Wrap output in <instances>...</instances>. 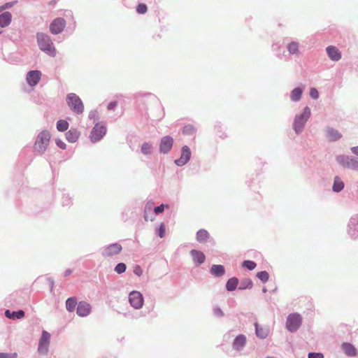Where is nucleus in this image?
<instances>
[{
  "instance_id": "1",
  "label": "nucleus",
  "mask_w": 358,
  "mask_h": 358,
  "mask_svg": "<svg viewBox=\"0 0 358 358\" xmlns=\"http://www.w3.org/2000/svg\"><path fill=\"white\" fill-rule=\"evenodd\" d=\"M37 41L42 51L52 57L55 56L56 50L49 36L43 33L37 34Z\"/></svg>"
},
{
  "instance_id": "2",
  "label": "nucleus",
  "mask_w": 358,
  "mask_h": 358,
  "mask_svg": "<svg viewBox=\"0 0 358 358\" xmlns=\"http://www.w3.org/2000/svg\"><path fill=\"white\" fill-rule=\"evenodd\" d=\"M50 138L51 135L48 131L44 130L40 132L34 143V149L40 153H44L49 145Z\"/></svg>"
},
{
  "instance_id": "3",
  "label": "nucleus",
  "mask_w": 358,
  "mask_h": 358,
  "mask_svg": "<svg viewBox=\"0 0 358 358\" xmlns=\"http://www.w3.org/2000/svg\"><path fill=\"white\" fill-rule=\"evenodd\" d=\"M66 102L69 108L73 110L77 114L83 113L84 110V105L79 98L74 93H70L67 95Z\"/></svg>"
},
{
  "instance_id": "4",
  "label": "nucleus",
  "mask_w": 358,
  "mask_h": 358,
  "mask_svg": "<svg viewBox=\"0 0 358 358\" xmlns=\"http://www.w3.org/2000/svg\"><path fill=\"white\" fill-rule=\"evenodd\" d=\"M310 110L308 107H306L303 111V113L296 117L294 123V129L296 133L301 131L305 123L310 117Z\"/></svg>"
},
{
  "instance_id": "5",
  "label": "nucleus",
  "mask_w": 358,
  "mask_h": 358,
  "mask_svg": "<svg viewBox=\"0 0 358 358\" xmlns=\"http://www.w3.org/2000/svg\"><path fill=\"white\" fill-rule=\"evenodd\" d=\"M301 317L298 313H292L288 315L286 327L289 331H295L301 324Z\"/></svg>"
},
{
  "instance_id": "6",
  "label": "nucleus",
  "mask_w": 358,
  "mask_h": 358,
  "mask_svg": "<svg viewBox=\"0 0 358 358\" xmlns=\"http://www.w3.org/2000/svg\"><path fill=\"white\" fill-rule=\"evenodd\" d=\"M50 334L46 331L42 332L41 337L39 341L38 351L41 354H47L50 345Z\"/></svg>"
},
{
  "instance_id": "7",
  "label": "nucleus",
  "mask_w": 358,
  "mask_h": 358,
  "mask_svg": "<svg viewBox=\"0 0 358 358\" xmlns=\"http://www.w3.org/2000/svg\"><path fill=\"white\" fill-rule=\"evenodd\" d=\"M129 301L131 306L136 309L141 308L143 305V297L137 291H133L129 294Z\"/></svg>"
},
{
  "instance_id": "8",
  "label": "nucleus",
  "mask_w": 358,
  "mask_h": 358,
  "mask_svg": "<svg viewBox=\"0 0 358 358\" xmlns=\"http://www.w3.org/2000/svg\"><path fill=\"white\" fill-rule=\"evenodd\" d=\"M106 127L100 124H96L92 130L90 139L92 142H96L101 140L106 134Z\"/></svg>"
},
{
  "instance_id": "9",
  "label": "nucleus",
  "mask_w": 358,
  "mask_h": 358,
  "mask_svg": "<svg viewBox=\"0 0 358 358\" xmlns=\"http://www.w3.org/2000/svg\"><path fill=\"white\" fill-rule=\"evenodd\" d=\"M66 27V21L62 17L55 19L50 24V31L53 34L61 33Z\"/></svg>"
},
{
  "instance_id": "10",
  "label": "nucleus",
  "mask_w": 358,
  "mask_h": 358,
  "mask_svg": "<svg viewBox=\"0 0 358 358\" xmlns=\"http://www.w3.org/2000/svg\"><path fill=\"white\" fill-rule=\"evenodd\" d=\"M41 72L38 70L29 71L27 75L28 85L31 87L36 85L41 80Z\"/></svg>"
},
{
  "instance_id": "11",
  "label": "nucleus",
  "mask_w": 358,
  "mask_h": 358,
  "mask_svg": "<svg viewBox=\"0 0 358 358\" xmlns=\"http://www.w3.org/2000/svg\"><path fill=\"white\" fill-rule=\"evenodd\" d=\"M337 161L338 163H340L344 166H346L352 169L358 170V162L353 160L352 159H350L349 157L348 156H338L337 157Z\"/></svg>"
},
{
  "instance_id": "12",
  "label": "nucleus",
  "mask_w": 358,
  "mask_h": 358,
  "mask_svg": "<svg viewBox=\"0 0 358 358\" xmlns=\"http://www.w3.org/2000/svg\"><path fill=\"white\" fill-rule=\"evenodd\" d=\"M122 249L120 244L113 243L105 248L103 255L106 257H112L119 254L122 251Z\"/></svg>"
},
{
  "instance_id": "13",
  "label": "nucleus",
  "mask_w": 358,
  "mask_h": 358,
  "mask_svg": "<svg viewBox=\"0 0 358 358\" xmlns=\"http://www.w3.org/2000/svg\"><path fill=\"white\" fill-rule=\"evenodd\" d=\"M173 143V138L169 136H164L162 138L159 150L163 153H167L172 148Z\"/></svg>"
},
{
  "instance_id": "14",
  "label": "nucleus",
  "mask_w": 358,
  "mask_h": 358,
  "mask_svg": "<svg viewBox=\"0 0 358 358\" xmlns=\"http://www.w3.org/2000/svg\"><path fill=\"white\" fill-rule=\"evenodd\" d=\"M92 307L85 301H80L77 307V314L80 317H86L91 313Z\"/></svg>"
},
{
  "instance_id": "15",
  "label": "nucleus",
  "mask_w": 358,
  "mask_h": 358,
  "mask_svg": "<svg viewBox=\"0 0 358 358\" xmlns=\"http://www.w3.org/2000/svg\"><path fill=\"white\" fill-rule=\"evenodd\" d=\"M190 155L189 148L187 145L183 146L182 148L181 157L180 159L175 161L176 164L178 166H182L185 164L189 160Z\"/></svg>"
},
{
  "instance_id": "16",
  "label": "nucleus",
  "mask_w": 358,
  "mask_h": 358,
  "mask_svg": "<svg viewBox=\"0 0 358 358\" xmlns=\"http://www.w3.org/2000/svg\"><path fill=\"white\" fill-rule=\"evenodd\" d=\"M190 255L196 266H199L205 262V255L200 250H192Z\"/></svg>"
},
{
  "instance_id": "17",
  "label": "nucleus",
  "mask_w": 358,
  "mask_h": 358,
  "mask_svg": "<svg viewBox=\"0 0 358 358\" xmlns=\"http://www.w3.org/2000/svg\"><path fill=\"white\" fill-rule=\"evenodd\" d=\"M341 349L348 357H356L358 354L356 348L350 343L345 342L342 343Z\"/></svg>"
},
{
  "instance_id": "18",
  "label": "nucleus",
  "mask_w": 358,
  "mask_h": 358,
  "mask_svg": "<svg viewBox=\"0 0 358 358\" xmlns=\"http://www.w3.org/2000/svg\"><path fill=\"white\" fill-rule=\"evenodd\" d=\"M328 57L333 61H338L341 58L339 50L333 45H329L326 49Z\"/></svg>"
},
{
  "instance_id": "19",
  "label": "nucleus",
  "mask_w": 358,
  "mask_h": 358,
  "mask_svg": "<svg viewBox=\"0 0 358 358\" xmlns=\"http://www.w3.org/2000/svg\"><path fill=\"white\" fill-rule=\"evenodd\" d=\"M327 137L331 141H336L342 138V134L337 129L328 127L326 130Z\"/></svg>"
},
{
  "instance_id": "20",
  "label": "nucleus",
  "mask_w": 358,
  "mask_h": 358,
  "mask_svg": "<svg viewBox=\"0 0 358 358\" xmlns=\"http://www.w3.org/2000/svg\"><path fill=\"white\" fill-rule=\"evenodd\" d=\"M80 134L78 129H71L66 133V138L69 143H75L78 140Z\"/></svg>"
},
{
  "instance_id": "21",
  "label": "nucleus",
  "mask_w": 358,
  "mask_h": 358,
  "mask_svg": "<svg viewBox=\"0 0 358 358\" xmlns=\"http://www.w3.org/2000/svg\"><path fill=\"white\" fill-rule=\"evenodd\" d=\"M196 241L201 243L206 242L210 238V234L206 229H200L196 233Z\"/></svg>"
},
{
  "instance_id": "22",
  "label": "nucleus",
  "mask_w": 358,
  "mask_h": 358,
  "mask_svg": "<svg viewBox=\"0 0 358 358\" xmlns=\"http://www.w3.org/2000/svg\"><path fill=\"white\" fill-rule=\"evenodd\" d=\"M11 22V14L9 12H5L0 15V26L4 27L8 26Z\"/></svg>"
},
{
  "instance_id": "23",
  "label": "nucleus",
  "mask_w": 358,
  "mask_h": 358,
  "mask_svg": "<svg viewBox=\"0 0 358 358\" xmlns=\"http://www.w3.org/2000/svg\"><path fill=\"white\" fill-rule=\"evenodd\" d=\"M246 342V338L243 335H239L238 336L234 341L233 345L234 348L236 350H240L241 348H243Z\"/></svg>"
},
{
  "instance_id": "24",
  "label": "nucleus",
  "mask_w": 358,
  "mask_h": 358,
  "mask_svg": "<svg viewBox=\"0 0 358 358\" xmlns=\"http://www.w3.org/2000/svg\"><path fill=\"white\" fill-rule=\"evenodd\" d=\"M5 315L8 318L10 319H21L24 317V312L22 310L13 312H10L9 310H7L5 312Z\"/></svg>"
},
{
  "instance_id": "25",
  "label": "nucleus",
  "mask_w": 358,
  "mask_h": 358,
  "mask_svg": "<svg viewBox=\"0 0 358 358\" xmlns=\"http://www.w3.org/2000/svg\"><path fill=\"white\" fill-rule=\"evenodd\" d=\"M225 270L222 265H213L211 273L215 276H222L224 274Z\"/></svg>"
},
{
  "instance_id": "26",
  "label": "nucleus",
  "mask_w": 358,
  "mask_h": 358,
  "mask_svg": "<svg viewBox=\"0 0 358 358\" xmlns=\"http://www.w3.org/2000/svg\"><path fill=\"white\" fill-rule=\"evenodd\" d=\"M256 334L261 338H264L267 336L268 330L267 328L259 327L257 323H255Z\"/></svg>"
},
{
  "instance_id": "27",
  "label": "nucleus",
  "mask_w": 358,
  "mask_h": 358,
  "mask_svg": "<svg viewBox=\"0 0 358 358\" xmlns=\"http://www.w3.org/2000/svg\"><path fill=\"white\" fill-rule=\"evenodd\" d=\"M77 305V300L75 297H70L66 301V308L68 311L73 312Z\"/></svg>"
},
{
  "instance_id": "28",
  "label": "nucleus",
  "mask_w": 358,
  "mask_h": 358,
  "mask_svg": "<svg viewBox=\"0 0 358 358\" xmlns=\"http://www.w3.org/2000/svg\"><path fill=\"white\" fill-rule=\"evenodd\" d=\"M238 282V280L236 278H231L229 279L226 285L227 289L230 292L234 291L236 288Z\"/></svg>"
},
{
  "instance_id": "29",
  "label": "nucleus",
  "mask_w": 358,
  "mask_h": 358,
  "mask_svg": "<svg viewBox=\"0 0 358 358\" xmlns=\"http://www.w3.org/2000/svg\"><path fill=\"white\" fill-rule=\"evenodd\" d=\"M303 90L299 87L294 88L291 92V99L294 101H297L301 99Z\"/></svg>"
},
{
  "instance_id": "30",
  "label": "nucleus",
  "mask_w": 358,
  "mask_h": 358,
  "mask_svg": "<svg viewBox=\"0 0 358 358\" xmlns=\"http://www.w3.org/2000/svg\"><path fill=\"white\" fill-rule=\"evenodd\" d=\"M344 187V184L343 181L338 178V177H336L334 179V182L333 185V189L334 192H338L341 191Z\"/></svg>"
},
{
  "instance_id": "31",
  "label": "nucleus",
  "mask_w": 358,
  "mask_h": 358,
  "mask_svg": "<svg viewBox=\"0 0 358 358\" xmlns=\"http://www.w3.org/2000/svg\"><path fill=\"white\" fill-rule=\"evenodd\" d=\"M287 50L290 54L299 53V43L296 42H292L288 44Z\"/></svg>"
},
{
  "instance_id": "32",
  "label": "nucleus",
  "mask_w": 358,
  "mask_h": 358,
  "mask_svg": "<svg viewBox=\"0 0 358 358\" xmlns=\"http://www.w3.org/2000/svg\"><path fill=\"white\" fill-rule=\"evenodd\" d=\"M69 127V123L64 120H60L57 122V129L59 131H64L67 130Z\"/></svg>"
},
{
  "instance_id": "33",
  "label": "nucleus",
  "mask_w": 358,
  "mask_h": 358,
  "mask_svg": "<svg viewBox=\"0 0 358 358\" xmlns=\"http://www.w3.org/2000/svg\"><path fill=\"white\" fill-rule=\"evenodd\" d=\"M243 266L245 267V268H247L248 269L252 271L253 269H255V268L256 267L257 264L255 262H252V261H250V260H245L243 262Z\"/></svg>"
},
{
  "instance_id": "34",
  "label": "nucleus",
  "mask_w": 358,
  "mask_h": 358,
  "mask_svg": "<svg viewBox=\"0 0 358 358\" xmlns=\"http://www.w3.org/2000/svg\"><path fill=\"white\" fill-rule=\"evenodd\" d=\"M257 276L263 282H266L268 280L269 275L266 271H260L257 273Z\"/></svg>"
},
{
  "instance_id": "35",
  "label": "nucleus",
  "mask_w": 358,
  "mask_h": 358,
  "mask_svg": "<svg viewBox=\"0 0 358 358\" xmlns=\"http://www.w3.org/2000/svg\"><path fill=\"white\" fill-rule=\"evenodd\" d=\"M152 146L150 144L148 143H145L143 144L141 147V151L145 155H148L151 152Z\"/></svg>"
},
{
  "instance_id": "36",
  "label": "nucleus",
  "mask_w": 358,
  "mask_h": 358,
  "mask_svg": "<svg viewBox=\"0 0 358 358\" xmlns=\"http://www.w3.org/2000/svg\"><path fill=\"white\" fill-rule=\"evenodd\" d=\"M126 268H127V266H126L125 264H124V263H119L115 266V271L117 273L120 274V273H124L126 271Z\"/></svg>"
},
{
  "instance_id": "37",
  "label": "nucleus",
  "mask_w": 358,
  "mask_h": 358,
  "mask_svg": "<svg viewBox=\"0 0 358 358\" xmlns=\"http://www.w3.org/2000/svg\"><path fill=\"white\" fill-rule=\"evenodd\" d=\"M147 6L145 3H139L136 7V11L139 14H144L147 12Z\"/></svg>"
},
{
  "instance_id": "38",
  "label": "nucleus",
  "mask_w": 358,
  "mask_h": 358,
  "mask_svg": "<svg viewBox=\"0 0 358 358\" xmlns=\"http://www.w3.org/2000/svg\"><path fill=\"white\" fill-rule=\"evenodd\" d=\"M194 132V127L192 125L185 126L183 128V133L185 134H191Z\"/></svg>"
},
{
  "instance_id": "39",
  "label": "nucleus",
  "mask_w": 358,
  "mask_h": 358,
  "mask_svg": "<svg viewBox=\"0 0 358 358\" xmlns=\"http://www.w3.org/2000/svg\"><path fill=\"white\" fill-rule=\"evenodd\" d=\"M0 358H17V354L14 353H0Z\"/></svg>"
},
{
  "instance_id": "40",
  "label": "nucleus",
  "mask_w": 358,
  "mask_h": 358,
  "mask_svg": "<svg viewBox=\"0 0 358 358\" xmlns=\"http://www.w3.org/2000/svg\"><path fill=\"white\" fill-rule=\"evenodd\" d=\"M310 96L313 99H317L319 97V92L315 88H311L310 90Z\"/></svg>"
},
{
  "instance_id": "41",
  "label": "nucleus",
  "mask_w": 358,
  "mask_h": 358,
  "mask_svg": "<svg viewBox=\"0 0 358 358\" xmlns=\"http://www.w3.org/2000/svg\"><path fill=\"white\" fill-rule=\"evenodd\" d=\"M165 207L169 208V206H164V204H162L159 206L155 207L154 211L156 214L162 213L164 210Z\"/></svg>"
},
{
  "instance_id": "42",
  "label": "nucleus",
  "mask_w": 358,
  "mask_h": 358,
  "mask_svg": "<svg viewBox=\"0 0 358 358\" xmlns=\"http://www.w3.org/2000/svg\"><path fill=\"white\" fill-rule=\"evenodd\" d=\"M308 358H324V355L320 352H310Z\"/></svg>"
},
{
  "instance_id": "43",
  "label": "nucleus",
  "mask_w": 358,
  "mask_h": 358,
  "mask_svg": "<svg viewBox=\"0 0 358 358\" xmlns=\"http://www.w3.org/2000/svg\"><path fill=\"white\" fill-rule=\"evenodd\" d=\"M134 273L136 275L141 276L143 274V269L139 265H136L134 268Z\"/></svg>"
},
{
  "instance_id": "44",
  "label": "nucleus",
  "mask_w": 358,
  "mask_h": 358,
  "mask_svg": "<svg viewBox=\"0 0 358 358\" xmlns=\"http://www.w3.org/2000/svg\"><path fill=\"white\" fill-rule=\"evenodd\" d=\"M165 235V226L162 223L159 228V236L163 238Z\"/></svg>"
},
{
  "instance_id": "45",
  "label": "nucleus",
  "mask_w": 358,
  "mask_h": 358,
  "mask_svg": "<svg viewBox=\"0 0 358 358\" xmlns=\"http://www.w3.org/2000/svg\"><path fill=\"white\" fill-rule=\"evenodd\" d=\"M243 283H244L245 285L244 287H241L242 289L251 288L252 287V282L249 279L244 280Z\"/></svg>"
},
{
  "instance_id": "46",
  "label": "nucleus",
  "mask_w": 358,
  "mask_h": 358,
  "mask_svg": "<svg viewBox=\"0 0 358 358\" xmlns=\"http://www.w3.org/2000/svg\"><path fill=\"white\" fill-rule=\"evenodd\" d=\"M56 144L61 149H63V150L66 149V145L65 143L63 142L62 140H59V139L57 140Z\"/></svg>"
},
{
  "instance_id": "47",
  "label": "nucleus",
  "mask_w": 358,
  "mask_h": 358,
  "mask_svg": "<svg viewBox=\"0 0 358 358\" xmlns=\"http://www.w3.org/2000/svg\"><path fill=\"white\" fill-rule=\"evenodd\" d=\"M116 106V103L115 102H111L108 104V108L109 110H111V109H113Z\"/></svg>"
},
{
  "instance_id": "48",
  "label": "nucleus",
  "mask_w": 358,
  "mask_h": 358,
  "mask_svg": "<svg viewBox=\"0 0 358 358\" xmlns=\"http://www.w3.org/2000/svg\"><path fill=\"white\" fill-rule=\"evenodd\" d=\"M351 151H352L354 154H355V155H358V146H357V147H352V148H351Z\"/></svg>"
},
{
  "instance_id": "49",
  "label": "nucleus",
  "mask_w": 358,
  "mask_h": 358,
  "mask_svg": "<svg viewBox=\"0 0 358 358\" xmlns=\"http://www.w3.org/2000/svg\"><path fill=\"white\" fill-rule=\"evenodd\" d=\"M57 1L55 0H52L49 2V5L50 6H55L56 4Z\"/></svg>"
},
{
  "instance_id": "50",
  "label": "nucleus",
  "mask_w": 358,
  "mask_h": 358,
  "mask_svg": "<svg viewBox=\"0 0 358 358\" xmlns=\"http://www.w3.org/2000/svg\"><path fill=\"white\" fill-rule=\"evenodd\" d=\"M8 3L6 4V6H8ZM7 6H5V7H2V8H0V11L4 8H6Z\"/></svg>"
},
{
  "instance_id": "51",
  "label": "nucleus",
  "mask_w": 358,
  "mask_h": 358,
  "mask_svg": "<svg viewBox=\"0 0 358 358\" xmlns=\"http://www.w3.org/2000/svg\"><path fill=\"white\" fill-rule=\"evenodd\" d=\"M145 220L146 221H148V217H147L146 215H145Z\"/></svg>"
},
{
  "instance_id": "52",
  "label": "nucleus",
  "mask_w": 358,
  "mask_h": 358,
  "mask_svg": "<svg viewBox=\"0 0 358 358\" xmlns=\"http://www.w3.org/2000/svg\"><path fill=\"white\" fill-rule=\"evenodd\" d=\"M268 358H273V357H268Z\"/></svg>"
}]
</instances>
